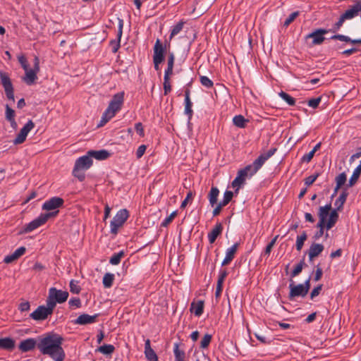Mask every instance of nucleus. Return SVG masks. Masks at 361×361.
Segmentation results:
<instances>
[{
  "label": "nucleus",
  "instance_id": "nucleus-1",
  "mask_svg": "<svg viewBox=\"0 0 361 361\" xmlns=\"http://www.w3.org/2000/svg\"><path fill=\"white\" fill-rule=\"evenodd\" d=\"M63 338L57 334L49 333L39 338L37 348L43 355H48L54 361H63L65 353L61 347Z\"/></svg>",
  "mask_w": 361,
  "mask_h": 361
},
{
  "label": "nucleus",
  "instance_id": "nucleus-2",
  "mask_svg": "<svg viewBox=\"0 0 361 361\" xmlns=\"http://www.w3.org/2000/svg\"><path fill=\"white\" fill-rule=\"evenodd\" d=\"M124 92H118L113 96L112 99L105 111L103 113L101 121L97 127H102L105 125L111 118H112L116 113L118 111L123 103Z\"/></svg>",
  "mask_w": 361,
  "mask_h": 361
},
{
  "label": "nucleus",
  "instance_id": "nucleus-3",
  "mask_svg": "<svg viewBox=\"0 0 361 361\" xmlns=\"http://www.w3.org/2000/svg\"><path fill=\"white\" fill-rule=\"evenodd\" d=\"M92 165V160L88 155L80 157L75 163L73 175L80 181L84 180L85 175L84 171L87 170Z\"/></svg>",
  "mask_w": 361,
  "mask_h": 361
},
{
  "label": "nucleus",
  "instance_id": "nucleus-4",
  "mask_svg": "<svg viewBox=\"0 0 361 361\" xmlns=\"http://www.w3.org/2000/svg\"><path fill=\"white\" fill-rule=\"evenodd\" d=\"M276 151V148H271L267 152L260 154L257 159H256L252 164L247 165V166H250L249 169L248 176H252L255 174L258 170L263 166L264 162L268 160L271 156L274 154Z\"/></svg>",
  "mask_w": 361,
  "mask_h": 361
},
{
  "label": "nucleus",
  "instance_id": "nucleus-5",
  "mask_svg": "<svg viewBox=\"0 0 361 361\" xmlns=\"http://www.w3.org/2000/svg\"><path fill=\"white\" fill-rule=\"evenodd\" d=\"M58 213L59 210L46 214H41L37 218L35 219L33 221L25 225L23 229V232L29 233L34 231L35 229L45 224L49 218L56 216Z\"/></svg>",
  "mask_w": 361,
  "mask_h": 361
},
{
  "label": "nucleus",
  "instance_id": "nucleus-6",
  "mask_svg": "<svg viewBox=\"0 0 361 361\" xmlns=\"http://www.w3.org/2000/svg\"><path fill=\"white\" fill-rule=\"evenodd\" d=\"M128 212L126 209H120L113 219L111 221V233L117 234L119 228H121L128 218Z\"/></svg>",
  "mask_w": 361,
  "mask_h": 361
},
{
  "label": "nucleus",
  "instance_id": "nucleus-7",
  "mask_svg": "<svg viewBox=\"0 0 361 361\" xmlns=\"http://www.w3.org/2000/svg\"><path fill=\"white\" fill-rule=\"evenodd\" d=\"M25 75L23 78V81L28 85H32L37 80V74L39 71V59L37 56L34 58V66L33 68L30 69L27 68L25 70Z\"/></svg>",
  "mask_w": 361,
  "mask_h": 361
},
{
  "label": "nucleus",
  "instance_id": "nucleus-8",
  "mask_svg": "<svg viewBox=\"0 0 361 361\" xmlns=\"http://www.w3.org/2000/svg\"><path fill=\"white\" fill-rule=\"evenodd\" d=\"M0 80H1V84L4 88V91L6 93V95L7 98L9 100H11L13 102L15 101L14 99V90L13 86L12 85L11 80L8 75V73L0 71Z\"/></svg>",
  "mask_w": 361,
  "mask_h": 361
},
{
  "label": "nucleus",
  "instance_id": "nucleus-9",
  "mask_svg": "<svg viewBox=\"0 0 361 361\" xmlns=\"http://www.w3.org/2000/svg\"><path fill=\"white\" fill-rule=\"evenodd\" d=\"M170 46V42H165V45L163 46L160 39H157L154 47V54L153 59L164 61V54L166 49V45Z\"/></svg>",
  "mask_w": 361,
  "mask_h": 361
},
{
  "label": "nucleus",
  "instance_id": "nucleus-10",
  "mask_svg": "<svg viewBox=\"0 0 361 361\" xmlns=\"http://www.w3.org/2000/svg\"><path fill=\"white\" fill-rule=\"evenodd\" d=\"M64 200L59 197H53L47 200L42 205V209L51 211L57 209L63 206Z\"/></svg>",
  "mask_w": 361,
  "mask_h": 361
},
{
  "label": "nucleus",
  "instance_id": "nucleus-11",
  "mask_svg": "<svg viewBox=\"0 0 361 361\" xmlns=\"http://www.w3.org/2000/svg\"><path fill=\"white\" fill-rule=\"evenodd\" d=\"M329 32L328 30L326 29H317L312 32L310 33L306 36V38H312V45H318L321 44L324 40L325 37L324 35Z\"/></svg>",
  "mask_w": 361,
  "mask_h": 361
},
{
  "label": "nucleus",
  "instance_id": "nucleus-12",
  "mask_svg": "<svg viewBox=\"0 0 361 361\" xmlns=\"http://www.w3.org/2000/svg\"><path fill=\"white\" fill-rule=\"evenodd\" d=\"M290 293L288 298L290 300H293L295 297L304 298L307 294V289L305 290L302 283L294 285L293 281L289 285Z\"/></svg>",
  "mask_w": 361,
  "mask_h": 361
},
{
  "label": "nucleus",
  "instance_id": "nucleus-13",
  "mask_svg": "<svg viewBox=\"0 0 361 361\" xmlns=\"http://www.w3.org/2000/svg\"><path fill=\"white\" fill-rule=\"evenodd\" d=\"M49 294L59 304L66 302L68 298V293L67 291L58 290L54 287L49 288Z\"/></svg>",
  "mask_w": 361,
  "mask_h": 361
},
{
  "label": "nucleus",
  "instance_id": "nucleus-14",
  "mask_svg": "<svg viewBox=\"0 0 361 361\" xmlns=\"http://www.w3.org/2000/svg\"><path fill=\"white\" fill-rule=\"evenodd\" d=\"M51 314L45 308V305H39L33 312L30 314V317L35 321H42L48 318Z\"/></svg>",
  "mask_w": 361,
  "mask_h": 361
},
{
  "label": "nucleus",
  "instance_id": "nucleus-15",
  "mask_svg": "<svg viewBox=\"0 0 361 361\" xmlns=\"http://www.w3.org/2000/svg\"><path fill=\"white\" fill-rule=\"evenodd\" d=\"M97 317H98L97 314H95L94 315H89L87 314H82L73 322L75 324H80V325H86V324H92L96 322Z\"/></svg>",
  "mask_w": 361,
  "mask_h": 361
},
{
  "label": "nucleus",
  "instance_id": "nucleus-16",
  "mask_svg": "<svg viewBox=\"0 0 361 361\" xmlns=\"http://www.w3.org/2000/svg\"><path fill=\"white\" fill-rule=\"evenodd\" d=\"M123 20L119 19L118 20V30L117 33V39H114L110 42V45L112 47L113 53H116L120 47L121 38L123 34Z\"/></svg>",
  "mask_w": 361,
  "mask_h": 361
},
{
  "label": "nucleus",
  "instance_id": "nucleus-17",
  "mask_svg": "<svg viewBox=\"0 0 361 361\" xmlns=\"http://www.w3.org/2000/svg\"><path fill=\"white\" fill-rule=\"evenodd\" d=\"M36 345H37L35 339L27 338V339L23 340L20 343V344L18 345V348L20 351H22L23 353H26V352L33 350L35 348Z\"/></svg>",
  "mask_w": 361,
  "mask_h": 361
},
{
  "label": "nucleus",
  "instance_id": "nucleus-18",
  "mask_svg": "<svg viewBox=\"0 0 361 361\" xmlns=\"http://www.w3.org/2000/svg\"><path fill=\"white\" fill-rule=\"evenodd\" d=\"M238 245L239 243H235L233 245L227 249L226 252V257L221 263V266L228 264L233 259L235 252L238 250Z\"/></svg>",
  "mask_w": 361,
  "mask_h": 361
},
{
  "label": "nucleus",
  "instance_id": "nucleus-19",
  "mask_svg": "<svg viewBox=\"0 0 361 361\" xmlns=\"http://www.w3.org/2000/svg\"><path fill=\"white\" fill-rule=\"evenodd\" d=\"M360 11L361 12V4L357 2V4L353 5L342 15L346 20H348L357 16Z\"/></svg>",
  "mask_w": 361,
  "mask_h": 361
},
{
  "label": "nucleus",
  "instance_id": "nucleus-20",
  "mask_svg": "<svg viewBox=\"0 0 361 361\" xmlns=\"http://www.w3.org/2000/svg\"><path fill=\"white\" fill-rule=\"evenodd\" d=\"M25 251L26 249L25 247H20L16 250L13 254L6 256L4 259V262L6 264H10L24 255Z\"/></svg>",
  "mask_w": 361,
  "mask_h": 361
},
{
  "label": "nucleus",
  "instance_id": "nucleus-21",
  "mask_svg": "<svg viewBox=\"0 0 361 361\" xmlns=\"http://www.w3.org/2000/svg\"><path fill=\"white\" fill-rule=\"evenodd\" d=\"M324 245L319 243H312L309 249L308 255L310 260H312L314 257H317L324 250Z\"/></svg>",
  "mask_w": 361,
  "mask_h": 361
},
{
  "label": "nucleus",
  "instance_id": "nucleus-22",
  "mask_svg": "<svg viewBox=\"0 0 361 361\" xmlns=\"http://www.w3.org/2000/svg\"><path fill=\"white\" fill-rule=\"evenodd\" d=\"M87 154L90 158L93 157L97 160H105L110 156V153L106 149L90 150Z\"/></svg>",
  "mask_w": 361,
  "mask_h": 361
},
{
  "label": "nucleus",
  "instance_id": "nucleus-23",
  "mask_svg": "<svg viewBox=\"0 0 361 361\" xmlns=\"http://www.w3.org/2000/svg\"><path fill=\"white\" fill-rule=\"evenodd\" d=\"M145 354L149 361H158V357L150 346L149 339H147L145 343Z\"/></svg>",
  "mask_w": 361,
  "mask_h": 361
},
{
  "label": "nucleus",
  "instance_id": "nucleus-24",
  "mask_svg": "<svg viewBox=\"0 0 361 361\" xmlns=\"http://www.w3.org/2000/svg\"><path fill=\"white\" fill-rule=\"evenodd\" d=\"M223 226L221 223L217 224L214 228L208 233V239L210 243H214L218 237L222 232Z\"/></svg>",
  "mask_w": 361,
  "mask_h": 361
},
{
  "label": "nucleus",
  "instance_id": "nucleus-25",
  "mask_svg": "<svg viewBox=\"0 0 361 361\" xmlns=\"http://www.w3.org/2000/svg\"><path fill=\"white\" fill-rule=\"evenodd\" d=\"M15 348V341L11 338H0V348L12 350Z\"/></svg>",
  "mask_w": 361,
  "mask_h": 361
},
{
  "label": "nucleus",
  "instance_id": "nucleus-26",
  "mask_svg": "<svg viewBox=\"0 0 361 361\" xmlns=\"http://www.w3.org/2000/svg\"><path fill=\"white\" fill-rule=\"evenodd\" d=\"M204 310V301L199 300L197 303L192 302L190 306V311L193 312L195 316L200 317L203 313Z\"/></svg>",
  "mask_w": 361,
  "mask_h": 361
},
{
  "label": "nucleus",
  "instance_id": "nucleus-27",
  "mask_svg": "<svg viewBox=\"0 0 361 361\" xmlns=\"http://www.w3.org/2000/svg\"><path fill=\"white\" fill-rule=\"evenodd\" d=\"M219 195V190L216 187H212L208 195L209 202L212 207L217 204Z\"/></svg>",
  "mask_w": 361,
  "mask_h": 361
},
{
  "label": "nucleus",
  "instance_id": "nucleus-28",
  "mask_svg": "<svg viewBox=\"0 0 361 361\" xmlns=\"http://www.w3.org/2000/svg\"><path fill=\"white\" fill-rule=\"evenodd\" d=\"M348 195V192L347 190L345 189L343 190L334 203L335 206L336 207V209L341 211L343 209V204L346 201Z\"/></svg>",
  "mask_w": 361,
  "mask_h": 361
},
{
  "label": "nucleus",
  "instance_id": "nucleus-29",
  "mask_svg": "<svg viewBox=\"0 0 361 361\" xmlns=\"http://www.w3.org/2000/svg\"><path fill=\"white\" fill-rule=\"evenodd\" d=\"M331 209V204H328L324 207H320L319 209L318 216L319 220L326 221V218L329 215V212Z\"/></svg>",
  "mask_w": 361,
  "mask_h": 361
},
{
  "label": "nucleus",
  "instance_id": "nucleus-30",
  "mask_svg": "<svg viewBox=\"0 0 361 361\" xmlns=\"http://www.w3.org/2000/svg\"><path fill=\"white\" fill-rule=\"evenodd\" d=\"M175 56L173 53H169L167 61V68L165 70L164 76H169L172 75L173 68L174 65Z\"/></svg>",
  "mask_w": 361,
  "mask_h": 361
},
{
  "label": "nucleus",
  "instance_id": "nucleus-31",
  "mask_svg": "<svg viewBox=\"0 0 361 361\" xmlns=\"http://www.w3.org/2000/svg\"><path fill=\"white\" fill-rule=\"evenodd\" d=\"M337 209H333L331 213L329 214V219L328 221H326V228L331 229L336 223L338 219V214Z\"/></svg>",
  "mask_w": 361,
  "mask_h": 361
},
{
  "label": "nucleus",
  "instance_id": "nucleus-32",
  "mask_svg": "<svg viewBox=\"0 0 361 361\" xmlns=\"http://www.w3.org/2000/svg\"><path fill=\"white\" fill-rule=\"evenodd\" d=\"M233 124L238 128H245L248 120L245 119L242 115L235 116L233 118Z\"/></svg>",
  "mask_w": 361,
  "mask_h": 361
},
{
  "label": "nucleus",
  "instance_id": "nucleus-33",
  "mask_svg": "<svg viewBox=\"0 0 361 361\" xmlns=\"http://www.w3.org/2000/svg\"><path fill=\"white\" fill-rule=\"evenodd\" d=\"M279 97L284 100L288 105L294 106L295 104V99L290 95L283 91L279 93Z\"/></svg>",
  "mask_w": 361,
  "mask_h": 361
},
{
  "label": "nucleus",
  "instance_id": "nucleus-34",
  "mask_svg": "<svg viewBox=\"0 0 361 361\" xmlns=\"http://www.w3.org/2000/svg\"><path fill=\"white\" fill-rule=\"evenodd\" d=\"M15 111L12 109L8 104L6 105V118L8 120L11 125L13 126V123H16L15 121Z\"/></svg>",
  "mask_w": 361,
  "mask_h": 361
},
{
  "label": "nucleus",
  "instance_id": "nucleus-35",
  "mask_svg": "<svg viewBox=\"0 0 361 361\" xmlns=\"http://www.w3.org/2000/svg\"><path fill=\"white\" fill-rule=\"evenodd\" d=\"M98 350L104 355H111L115 350V347L111 344H104L100 346Z\"/></svg>",
  "mask_w": 361,
  "mask_h": 361
},
{
  "label": "nucleus",
  "instance_id": "nucleus-36",
  "mask_svg": "<svg viewBox=\"0 0 361 361\" xmlns=\"http://www.w3.org/2000/svg\"><path fill=\"white\" fill-rule=\"evenodd\" d=\"M114 280V275L111 273H106L103 277V285L105 288L111 287Z\"/></svg>",
  "mask_w": 361,
  "mask_h": 361
},
{
  "label": "nucleus",
  "instance_id": "nucleus-37",
  "mask_svg": "<svg viewBox=\"0 0 361 361\" xmlns=\"http://www.w3.org/2000/svg\"><path fill=\"white\" fill-rule=\"evenodd\" d=\"M307 238V235L305 231H303L301 235L297 237L296 240V249L298 251H300L303 247L305 241Z\"/></svg>",
  "mask_w": 361,
  "mask_h": 361
},
{
  "label": "nucleus",
  "instance_id": "nucleus-38",
  "mask_svg": "<svg viewBox=\"0 0 361 361\" xmlns=\"http://www.w3.org/2000/svg\"><path fill=\"white\" fill-rule=\"evenodd\" d=\"M184 24H185V22L180 21L173 27L171 34H170V36H169V40H171V39L175 35H178L182 30Z\"/></svg>",
  "mask_w": 361,
  "mask_h": 361
},
{
  "label": "nucleus",
  "instance_id": "nucleus-39",
  "mask_svg": "<svg viewBox=\"0 0 361 361\" xmlns=\"http://www.w3.org/2000/svg\"><path fill=\"white\" fill-rule=\"evenodd\" d=\"M192 103L190 99L185 100V109L184 113L188 116V122L192 118L193 111L192 109Z\"/></svg>",
  "mask_w": 361,
  "mask_h": 361
},
{
  "label": "nucleus",
  "instance_id": "nucleus-40",
  "mask_svg": "<svg viewBox=\"0 0 361 361\" xmlns=\"http://www.w3.org/2000/svg\"><path fill=\"white\" fill-rule=\"evenodd\" d=\"M56 302L51 297L49 294L47 299V305H45V308L48 310V312L52 314L54 309L56 305Z\"/></svg>",
  "mask_w": 361,
  "mask_h": 361
},
{
  "label": "nucleus",
  "instance_id": "nucleus-41",
  "mask_svg": "<svg viewBox=\"0 0 361 361\" xmlns=\"http://www.w3.org/2000/svg\"><path fill=\"white\" fill-rule=\"evenodd\" d=\"M173 353L175 355V360H183L185 358V353L183 350L179 349V344L176 343L174 344Z\"/></svg>",
  "mask_w": 361,
  "mask_h": 361
},
{
  "label": "nucleus",
  "instance_id": "nucleus-42",
  "mask_svg": "<svg viewBox=\"0 0 361 361\" xmlns=\"http://www.w3.org/2000/svg\"><path fill=\"white\" fill-rule=\"evenodd\" d=\"M360 173H361V171H360L357 169H355L353 173V175L351 176V177L349 180V182H348V184L347 185V186L352 187L353 185H354L355 184V183L357 182V180H358Z\"/></svg>",
  "mask_w": 361,
  "mask_h": 361
},
{
  "label": "nucleus",
  "instance_id": "nucleus-43",
  "mask_svg": "<svg viewBox=\"0 0 361 361\" xmlns=\"http://www.w3.org/2000/svg\"><path fill=\"white\" fill-rule=\"evenodd\" d=\"M212 338V336L211 334H204V336H203V338L200 342V348H203V349L207 348L209 345Z\"/></svg>",
  "mask_w": 361,
  "mask_h": 361
},
{
  "label": "nucleus",
  "instance_id": "nucleus-44",
  "mask_svg": "<svg viewBox=\"0 0 361 361\" xmlns=\"http://www.w3.org/2000/svg\"><path fill=\"white\" fill-rule=\"evenodd\" d=\"M305 265L304 259H302L295 267L291 272V276L295 277L298 276L302 270L303 267Z\"/></svg>",
  "mask_w": 361,
  "mask_h": 361
},
{
  "label": "nucleus",
  "instance_id": "nucleus-45",
  "mask_svg": "<svg viewBox=\"0 0 361 361\" xmlns=\"http://www.w3.org/2000/svg\"><path fill=\"white\" fill-rule=\"evenodd\" d=\"M124 253L123 251H121L118 253L114 254L109 260V262L113 265L118 264L121 262V257L123 256Z\"/></svg>",
  "mask_w": 361,
  "mask_h": 361
},
{
  "label": "nucleus",
  "instance_id": "nucleus-46",
  "mask_svg": "<svg viewBox=\"0 0 361 361\" xmlns=\"http://www.w3.org/2000/svg\"><path fill=\"white\" fill-rule=\"evenodd\" d=\"M80 287L78 285V281L75 280H71L70 281V291L75 294H78L80 292Z\"/></svg>",
  "mask_w": 361,
  "mask_h": 361
},
{
  "label": "nucleus",
  "instance_id": "nucleus-47",
  "mask_svg": "<svg viewBox=\"0 0 361 361\" xmlns=\"http://www.w3.org/2000/svg\"><path fill=\"white\" fill-rule=\"evenodd\" d=\"M336 182L337 185V189H340V188L345 184L346 182V175L345 173H341L336 178Z\"/></svg>",
  "mask_w": 361,
  "mask_h": 361
},
{
  "label": "nucleus",
  "instance_id": "nucleus-48",
  "mask_svg": "<svg viewBox=\"0 0 361 361\" xmlns=\"http://www.w3.org/2000/svg\"><path fill=\"white\" fill-rule=\"evenodd\" d=\"M35 127V123L32 120H29L27 123L21 128L20 132L27 135L28 133Z\"/></svg>",
  "mask_w": 361,
  "mask_h": 361
},
{
  "label": "nucleus",
  "instance_id": "nucleus-49",
  "mask_svg": "<svg viewBox=\"0 0 361 361\" xmlns=\"http://www.w3.org/2000/svg\"><path fill=\"white\" fill-rule=\"evenodd\" d=\"M170 77L164 76V94H168L171 91V85L170 84Z\"/></svg>",
  "mask_w": 361,
  "mask_h": 361
},
{
  "label": "nucleus",
  "instance_id": "nucleus-50",
  "mask_svg": "<svg viewBox=\"0 0 361 361\" xmlns=\"http://www.w3.org/2000/svg\"><path fill=\"white\" fill-rule=\"evenodd\" d=\"M201 84L205 87L210 88L213 86V82L207 76L202 75L200 78Z\"/></svg>",
  "mask_w": 361,
  "mask_h": 361
},
{
  "label": "nucleus",
  "instance_id": "nucleus-51",
  "mask_svg": "<svg viewBox=\"0 0 361 361\" xmlns=\"http://www.w3.org/2000/svg\"><path fill=\"white\" fill-rule=\"evenodd\" d=\"M300 14L299 11L292 13L284 21L283 25L288 27Z\"/></svg>",
  "mask_w": 361,
  "mask_h": 361
},
{
  "label": "nucleus",
  "instance_id": "nucleus-52",
  "mask_svg": "<svg viewBox=\"0 0 361 361\" xmlns=\"http://www.w3.org/2000/svg\"><path fill=\"white\" fill-rule=\"evenodd\" d=\"M177 215V212H173L168 217H166L161 223V226L166 227Z\"/></svg>",
  "mask_w": 361,
  "mask_h": 361
},
{
  "label": "nucleus",
  "instance_id": "nucleus-53",
  "mask_svg": "<svg viewBox=\"0 0 361 361\" xmlns=\"http://www.w3.org/2000/svg\"><path fill=\"white\" fill-rule=\"evenodd\" d=\"M250 168V166H245L243 169H240L238 172V176H237L240 177L245 182V178L247 176H248V173H249Z\"/></svg>",
  "mask_w": 361,
  "mask_h": 361
},
{
  "label": "nucleus",
  "instance_id": "nucleus-54",
  "mask_svg": "<svg viewBox=\"0 0 361 361\" xmlns=\"http://www.w3.org/2000/svg\"><path fill=\"white\" fill-rule=\"evenodd\" d=\"M250 168V166H245L243 169H240L238 172V176H237L240 177L245 182V178L247 176H248V173H249Z\"/></svg>",
  "mask_w": 361,
  "mask_h": 361
},
{
  "label": "nucleus",
  "instance_id": "nucleus-55",
  "mask_svg": "<svg viewBox=\"0 0 361 361\" xmlns=\"http://www.w3.org/2000/svg\"><path fill=\"white\" fill-rule=\"evenodd\" d=\"M279 235H276L271 240V242L267 245L265 250H264V254L265 255H269L273 247L274 246L276 242V240L278 238Z\"/></svg>",
  "mask_w": 361,
  "mask_h": 361
},
{
  "label": "nucleus",
  "instance_id": "nucleus-56",
  "mask_svg": "<svg viewBox=\"0 0 361 361\" xmlns=\"http://www.w3.org/2000/svg\"><path fill=\"white\" fill-rule=\"evenodd\" d=\"M27 135L20 131V133L18 134L15 140H13V143L15 145H18L24 142V141L26 139Z\"/></svg>",
  "mask_w": 361,
  "mask_h": 361
},
{
  "label": "nucleus",
  "instance_id": "nucleus-57",
  "mask_svg": "<svg viewBox=\"0 0 361 361\" xmlns=\"http://www.w3.org/2000/svg\"><path fill=\"white\" fill-rule=\"evenodd\" d=\"M27 135L20 131V133L18 134L15 140H13V143L15 145H18L24 142V141L26 139Z\"/></svg>",
  "mask_w": 361,
  "mask_h": 361
},
{
  "label": "nucleus",
  "instance_id": "nucleus-58",
  "mask_svg": "<svg viewBox=\"0 0 361 361\" xmlns=\"http://www.w3.org/2000/svg\"><path fill=\"white\" fill-rule=\"evenodd\" d=\"M319 173H315L314 175H311V176L307 177L304 180L305 184L307 186H310L316 180V179L319 177Z\"/></svg>",
  "mask_w": 361,
  "mask_h": 361
},
{
  "label": "nucleus",
  "instance_id": "nucleus-59",
  "mask_svg": "<svg viewBox=\"0 0 361 361\" xmlns=\"http://www.w3.org/2000/svg\"><path fill=\"white\" fill-rule=\"evenodd\" d=\"M68 304L71 307L79 308L81 307V300L79 298H73L68 301Z\"/></svg>",
  "mask_w": 361,
  "mask_h": 361
},
{
  "label": "nucleus",
  "instance_id": "nucleus-60",
  "mask_svg": "<svg viewBox=\"0 0 361 361\" xmlns=\"http://www.w3.org/2000/svg\"><path fill=\"white\" fill-rule=\"evenodd\" d=\"M331 39H338L345 42H349L351 41V39L349 37L339 34L331 36Z\"/></svg>",
  "mask_w": 361,
  "mask_h": 361
},
{
  "label": "nucleus",
  "instance_id": "nucleus-61",
  "mask_svg": "<svg viewBox=\"0 0 361 361\" xmlns=\"http://www.w3.org/2000/svg\"><path fill=\"white\" fill-rule=\"evenodd\" d=\"M321 102V97L312 98L308 101V106L314 109L317 108Z\"/></svg>",
  "mask_w": 361,
  "mask_h": 361
},
{
  "label": "nucleus",
  "instance_id": "nucleus-62",
  "mask_svg": "<svg viewBox=\"0 0 361 361\" xmlns=\"http://www.w3.org/2000/svg\"><path fill=\"white\" fill-rule=\"evenodd\" d=\"M322 284H319L317 287H315L312 290V292L310 293V298L313 299L316 296L319 295V294L320 293V291L322 290Z\"/></svg>",
  "mask_w": 361,
  "mask_h": 361
},
{
  "label": "nucleus",
  "instance_id": "nucleus-63",
  "mask_svg": "<svg viewBox=\"0 0 361 361\" xmlns=\"http://www.w3.org/2000/svg\"><path fill=\"white\" fill-rule=\"evenodd\" d=\"M146 149H147V147L145 145H142L139 146V147L137 148V152H136V157L137 159H140L143 156V154L145 152Z\"/></svg>",
  "mask_w": 361,
  "mask_h": 361
},
{
  "label": "nucleus",
  "instance_id": "nucleus-64",
  "mask_svg": "<svg viewBox=\"0 0 361 361\" xmlns=\"http://www.w3.org/2000/svg\"><path fill=\"white\" fill-rule=\"evenodd\" d=\"M314 155V152H312L311 150L309 153L305 154L301 158V161L308 163V162H310L312 160V159L313 158Z\"/></svg>",
  "mask_w": 361,
  "mask_h": 361
}]
</instances>
